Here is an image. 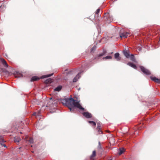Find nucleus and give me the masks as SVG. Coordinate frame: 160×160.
<instances>
[{"label":"nucleus","instance_id":"1","mask_svg":"<svg viewBox=\"0 0 160 160\" xmlns=\"http://www.w3.org/2000/svg\"><path fill=\"white\" fill-rule=\"evenodd\" d=\"M50 99L53 100V103H56L55 106H56L58 103L62 102L63 104H65L68 107L71 112L74 111L76 108H77L83 111L84 109V108H82L79 104V101H78L72 98H68L64 100L52 97H51Z\"/></svg>","mask_w":160,"mask_h":160},{"label":"nucleus","instance_id":"2","mask_svg":"<svg viewBox=\"0 0 160 160\" xmlns=\"http://www.w3.org/2000/svg\"><path fill=\"white\" fill-rule=\"evenodd\" d=\"M102 20L105 21V23H109L113 20V18L109 13H105L103 16Z\"/></svg>","mask_w":160,"mask_h":160},{"label":"nucleus","instance_id":"3","mask_svg":"<svg viewBox=\"0 0 160 160\" xmlns=\"http://www.w3.org/2000/svg\"><path fill=\"white\" fill-rule=\"evenodd\" d=\"M140 68L141 71L146 75H149L151 74L150 72L148 69L145 68L142 66H140Z\"/></svg>","mask_w":160,"mask_h":160},{"label":"nucleus","instance_id":"4","mask_svg":"<svg viewBox=\"0 0 160 160\" xmlns=\"http://www.w3.org/2000/svg\"><path fill=\"white\" fill-rule=\"evenodd\" d=\"M83 115L87 118H90L92 117V114L88 112H83Z\"/></svg>","mask_w":160,"mask_h":160},{"label":"nucleus","instance_id":"5","mask_svg":"<svg viewBox=\"0 0 160 160\" xmlns=\"http://www.w3.org/2000/svg\"><path fill=\"white\" fill-rule=\"evenodd\" d=\"M129 34V33L127 32L120 33V37L121 38H126L127 37Z\"/></svg>","mask_w":160,"mask_h":160},{"label":"nucleus","instance_id":"6","mask_svg":"<svg viewBox=\"0 0 160 160\" xmlns=\"http://www.w3.org/2000/svg\"><path fill=\"white\" fill-rule=\"evenodd\" d=\"M96 152L95 151H93L92 154L90 156V160H94L95 158Z\"/></svg>","mask_w":160,"mask_h":160},{"label":"nucleus","instance_id":"7","mask_svg":"<svg viewBox=\"0 0 160 160\" xmlns=\"http://www.w3.org/2000/svg\"><path fill=\"white\" fill-rule=\"evenodd\" d=\"M150 78L152 81H154L156 82H157L158 83L160 84V79L157 78L155 77H150Z\"/></svg>","mask_w":160,"mask_h":160},{"label":"nucleus","instance_id":"8","mask_svg":"<svg viewBox=\"0 0 160 160\" xmlns=\"http://www.w3.org/2000/svg\"><path fill=\"white\" fill-rule=\"evenodd\" d=\"M1 61L2 62V64H3V65L4 66V67H8V65L6 61L3 58H1Z\"/></svg>","mask_w":160,"mask_h":160},{"label":"nucleus","instance_id":"9","mask_svg":"<svg viewBox=\"0 0 160 160\" xmlns=\"http://www.w3.org/2000/svg\"><path fill=\"white\" fill-rule=\"evenodd\" d=\"M115 58L118 61L120 60L121 58L119 57V54L118 53H116L114 55Z\"/></svg>","mask_w":160,"mask_h":160},{"label":"nucleus","instance_id":"10","mask_svg":"<svg viewBox=\"0 0 160 160\" xmlns=\"http://www.w3.org/2000/svg\"><path fill=\"white\" fill-rule=\"evenodd\" d=\"M81 73H78L77 76L74 78L73 80V82H76L78 81V79L80 77V74Z\"/></svg>","mask_w":160,"mask_h":160},{"label":"nucleus","instance_id":"11","mask_svg":"<svg viewBox=\"0 0 160 160\" xmlns=\"http://www.w3.org/2000/svg\"><path fill=\"white\" fill-rule=\"evenodd\" d=\"M21 139L19 137H15L14 138V141L15 142H19L21 140Z\"/></svg>","mask_w":160,"mask_h":160},{"label":"nucleus","instance_id":"12","mask_svg":"<svg viewBox=\"0 0 160 160\" xmlns=\"http://www.w3.org/2000/svg\"><path fill=\"white\" fill-rule=\"evenodd\" d=\"M123 53L124 55L126 56V57L128 58L129 57L130 55L129 53H128V52L127 50H124L123 51Z\"/></svg>","mask_w":160,"mask_h":160},{"label":"nucleus","instance_id":"13","mask_svg":"<svg viewBox=\"0 0 160 160\" xmlns=\"http://www.w3.org/2000/svg\"><path fill=\"white\" fill-rule=\"evenodd\" d=\"M127 65H129V66H131V67L133 68L134 69H136L137 68L135 64H133V63L132 62H129L127 63Z\"/></svg>","mask_w":160,"mask_h":160},{"label":"nucleus","instance_id":"14","mask_svg":"<svg viewBox=\"0 0 160 160\" xmlns=\"http://www.w3.org/2000/svg\"><path fill=\"white\" fill-rule=\"evenodd\" d=\"M39 79V78L37 76H34L32 77L31 79V81H37Z\"/></svg>","mask_w":160,"mask_h":160},{"label":"nucleus","instance_id":"15","mask_svg":"<svg viewBox=\"0 0 160 160\" xmlns=\"http://www.w3.org/2000/svg\"><path fill=\"white\" fill-rule=\"evenodd\" d=\"M52 82V80L50 78L47 79L45 81V83L46 84L50 83Z\"/></svg>","mask_w":160,"mask_h":160},{"label":"nucleus","instance_id":"16","mask_svg":"<svg viewBox=\"0 0 160 160\" xmlns=\"http://www.w3.org/2000/svg\"><path fill=\"white\" fill-rule=\"evenodd\" d=\"M25 140L26 141H28V142H30V143H32L33 142V139L32 138H29V139L28 140L27 138H25Z\"/></svg>","mask_w":160,"mask_h":160},{"label":"nucleus","instance_id":"17","mask_svg":"<svg viewBox=\"0 0 160 160\" xmlns=\"http://www.w3.org/2000/svg\"><path fill=\"white\" fill-rule=\"evenodd\" d=\"M125 151V150L124 148H120L119 150L118 154L119 155L122 154Z\"/></svg>","mask_w":160,"mask_h":160},{"label":"nucleus","instance_id":"18","mask_svg":"<svg viewBox=\"0 0 160 160\" xmlns=\"http://www.w3.org/2000/svg\"><path fill=\"white\" fill-rule=\"evenodd\" d=\"M100 11V9L98 8L96 11L95 15V18H97V17H98V14L99 13Z\"/></svg>","mask_w":160,"mask_h":160},{"label":"nucleus","instance_id":"19","mask_svg":"<svg viewBox=\"0 0 160 160\" xmlns=\"http://www.w3.org/2000/svg\"><path fill=\"white\" fill-rule=\"evenodd\" d=\"M15 76L16 78H20L22 76V75L19 73H17L15 75Z\"/></svg>","mask_w":160,"mask_h":160},{"label":"nucleus","instance_id":"20","mask_svg":"<svg viewBox=\"0 0 160 160\" xmlns=\"http://www.w3.org/2000/svg\"><path fill=\"white\" fill-rule=\"evenodd\" d=\"M53 73H52L51 74H47V75H43V76H42V78H48V77H50L52 75H53Z\"/></svg>","mask_w":160,"mask_h":160},{"label":"nucleus","instance_id":"21","mask_svg":"<svg viewBox=\"0 0 160 160\" xmlns=\"http://www.w3.org/2000/svg\"><path fill=\"white\" fill-rule=\"evenodd\" d=\"M130 59L132 61L135 62V59L134 58V56L133 54H132L130 56H129Z\"/></svg>","mask_w":160,"mask_h":160},{"label":"nucleus","instance_id":"22","mask_svg":"<svg viewBox=\"0 0 160 160\" xmlns=\"http://www.w3.org/2000/svg\"><path fill=\"white\" fill-rule=\"evenodd\" d=\"M61 88H62L61 86H58V87H57L54 89V90L56 91H59L61 90Z\"/></svg>","mask_w":160,"mask_h":160},{"label":"nucleus","instance_id":"23","mask_svg":"<svg viewBox=\"0 0 160 160\" xmlns=\"http://www.w3.org/2000/svg\"><path fill=\"white\" fill-rule=\"evenodd\" d=\"M112 58V57L110 56H107L103 58L102 59L103 60L104 59H111Z\"/></svg>","mask_w":160,"mask_h":160},{"label":"nucleus","instance_id":"24","mask_svg":"<svg viewBox=\"0 0 160 160\" xmlns=\"http://www.w3.org/2000/svg\"><path fill=\"white\" fill-rule=\"evenodd\" d=\"M96 47L95 46H94L91 49V52H93L95 50L96 48Z\"/></svg>","mask_w":160,"mask_h":160},{"label":"nucleus","instance_id":"25","mask_svg":"<svg viewBox=\"0 0 160 160\" xmlns=\"http://www.w3.org/2000/svg\"><path fill=\"white\" fill-rule=\"evenodd\" d=\"M107 52L106 51L105 49L103 50V52L101 53V57L105 55Z\"/></svg>","mask_w":160,"mask_h":160},{"label":"nucleus","instance_id":"26","mask_svg":"<svg viewBox=\"0 0 160 160\" xmlns=\"http://www.w3.org/2000/svg\"><path fill=\"white\" fill-rule=\"evenodd\" d=\"M88 122L89 123L92 124V125L93 126H95V125H96V123L94 122H93V121H88Z\"/></svg>","mask_w":160,"mask_h":160},{"label":"nucleus","instance_id":"27","mask_svg":"<svg viewBox=\"0 0 160 160\" xmlns=\"http://www.w3.org/2000/svg\"><path fill=\"white\" fill-rule=\"evenodd\" d=\"M5 7L4 6V5H1L0 6V10L1 12L2 11V9H5Z\"/></svg>","mask_w":160,"mask_h":160},{"label":"nucleus","instance_id":"28","mask_svg":"<svg viewBox=\"0 0 160 160\" xmlns=\"http://www.w3.org/2000/svg\"><path fill=\"white\" fill-rule=\"evenodd\" d=\"M27 1L29 3H33L34 2V0H27Z\"/></svg>","mask_w":160,"mask_h":160},{"label":"nucleus","instance_id":"29","mask_svg":"<svg viewBox=\"0 0 160 160\" xmlns=\"http://www.w3.org/2000/svg\"><path fill=\"white\" fill-rule=\"evenodd\" d=\"M33 115L36 116L37 115V113L36 112H34L33 113Z\"/></svg>","mask_w":160,"mask_h":160},{"label":"nucleus","instance_id":"30","mask_svg":"<svg viewBox=\"0 0 160 160\" xmlns=\"http://www.w3.org/2000/svg\"><path fill=\"white\" fill-rule=\"evenodd\" d=\"M97 129L98 131L100 130V127L99 126H98L97 128Z\"/></svg>","mask_w":160,"mask_h":160},{"label":"nucleus","instance_id":"31","mask_svg":"<svg viewBox=\"0 0 160 160\" xmlns=\"http://www.w3.org/2000/svg\"><path fill=\"white\" fill-rule=\"evenodd\" d=\"M105 6L104 5V6H101V9L103 8L104 7H105Z\"/></svg>","mask_w":160,"mask_h":160},{"label":"nucleus","instance_id":"32","mask_svg":"<svg viewBox=\"0 0 160 160\" xmlns=\"http://www.w3.org/2000/svg\"><path fill=\"white\" fill-rule=\"evenodd\" d=\"M112 141H113V142H114V140H114V139L113 138H112Z\"/></svg>","mask_w":160,"mask_h":160},{"label":"nucleus","instance_id":"33","mask_svg":"<svg viewBox=\"0 0 160 160\" xmlns=\"http://www.w3.org/2000/svg\"><path fill=\"white\" fill-rule=\"evenodd\" d=\"M106 132H107L108 133H109L110 132V131L109 130H107V131H106Z\"/></svg>","mask_w":160,"mask_h":160},{"label":"nucleus","instance_id":"34","mask_svg":"<svg viewBox=\"0 0 160 160\" xmlns=\"http://www.w3.org/2000/svg\"><path fill=\"white\" fill-rule=\"evenodd\" d=\"M3 146H4V147H6V145L5 144H3Z\"/></svg>","mask_w":160,"mask_h":160},{"label":"nucleus","instance_id":"35","mask_svg":"<svg viewBox=\"0 0 160 160\" xmlns=\"http://www.w3.org/2000/svg\"><path fill=\"white\" fill-rule=\"evenodd\" d=\"M98 143H99V145H100V142H99Z\"/></svg>","mask_w":160,"mask_h":160},{"label":"nucleus","instance_id":"36","mask_svg":"<svg viewBox=\"0 0 160 160\" xmlns=\"http://www.w3.org/2000/svg\"><path fill=\"white\" fill-rule=\"evenodd\" d=\"M100 132H101L102 133V131H101V130L100 131Z\"/></svg>","mask_w":160,"mask_h":160},{"label":"nucleus","instance_id":"37","mask_svg":"<svg viewBox=\"0 0 160 160\" xmlns=\"http://www.w3.org/2000/svg\"><path fill=\"white\" fill-rule=\"evenodd\" d=\"M113 52H112L111 53V54H112Z\"/></svg>","mask_w":160,"mask_h":160}]
</instances>
